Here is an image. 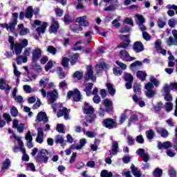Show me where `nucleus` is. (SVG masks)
<instances>
[{"label": "nucleus", "mask_w": 177, "mask_h": 177, "mask_svg": "<svg viewBox=\"0 0 177 177\" xmlns=\"http://www.w3.org/2000/svg\"><path fill=\"white\" fill-rule=\"evenodd\" d=\"M11 49L15 50L16 55H20L23 50V47L20 46L19 44H11Z\"/></svg>", "instance_id": "393cba45"}, {"label": "nucleus", "mask_w": 177, "mask_h": 177, "mask_svg": "<svg viewBox=\"0 0 177 177\" xmlns=\"http://www.w3.org/2000/svg\"><path fill=\"white\" fill-rule=\"evenodd\" d=\"M47 95L48 96V104H52L53 103H55V101L58 97L57 90H54L53 91H48L47 92Z\"/></svg>", "instance_id": "6e6552de"}, {"label": "nucleus", "mask_w": 177, "mask_h": 177, "mask_svg": "<svg viewBox=\"0 0 177 177\" xmlns=\"http://www.w3.org/2000/svg\"><path fill=\"white\" fill-rule=\"evenodd\" d=\"M88 1H91V0H77V4L76 6V9L77 10L84 9L85 4L88 3Z\"/></svg>", "instance_id": "cd10ccee"}, {"label": "nucleus", "mask_w": 177, "mask_h": 177, "mask_svg": "<svg viewBox=\"0 0 177 177\" xmlns=\"http://www.w3.org/2000/svg\"><path fill=\"white\" fill-rule=\"evenodd\" d=\"M18 44L20 45L22 48H26L28 45V40H27L26 39H24L21 40L20 44Z\"/></svg>", "instance_id": "680f3d73"}, {"label": "nucleus", "mask_w": 177, "mask_h": 177, "mask_svg": "<svg viewBox=\"0 0 177 177\" xmlns=\"http://www.w3.org/2000/svg\"><path fill=\"white\" fill-rule=\"evenodd\" d=\"M106 85L109 93L111 94L112 96H114V95H115V88H114V85H113V84L111 83H106Z\"/></svg>", "instance_id": "c756f323"}, {"label": "nucleus", "mask_w": 177, "mask_h": 177, "mask_svg": "<svg viewBox=\"0 0 177 177\" xmlns=\"http://www.w3.org/2000/svg\"><path fill=\"white\" fill-rule=\"evenodd\" d=\"M115 64L117 66L121 68L122 70H127V64L120 62V61H115Z\"/></svg>", "instance_id": "e2e57ef3"}, {"label": "nucleus", "mask_w": 177, "mask_h": 177, "mask_svg": "<svg viewBox=\"0 0 177 177\" xmlns=\"http://www.w3.org/2000/svg\"><path fill=\"white\" fill-rule=\"evenodd\" d=\"M147 139L151 140L154 138V131L149 129L146 132Z\"/></svg>", "instance_id": "6e6d98bb"}, {"label": "nucleus", "mask_w": 177, "mask_h": 177, "mask_svg": "<svg viewBox=\"0 0 177 177\" xmlns=\"http://www.w3.org/2000/svg\"><path fill=\"white\" fill-rule=\"evenodd\" d=\"M86 16L78 17L76 18V23H78L82 27H89V21Z\"/></svg>", "instance_id": "9d476101"}, {"label": "nucleus", "mask_w": 177, "mask_h": 177, "mask_svg": "<svg viewBox=\"0 0 177 177\" xmlns=\"http://www.w3.org/2000/svg\"><path fill=\"white\" fill-rule=\"evenodd\" d=\"M12 136L14 139H15V140L18 142V145L19 146L21 153H26V149L24 148V145H23V141L21 140V138L20 137H17L16 134L13 133Z\"/></svg>", "instance_id": "412c9836"}, {"label": "nucleus", "mask_w": 177, "mask_h": 177, "mask_svg": "<svg viewBox=\"0 0 177 177\" xmlns=\"http://www.w3.org/2000/svg\"><path fill=\"white\" fill-rule=\"evenodd\" d=\"M119 37L126 43L120 44L119 46H118V48H123L124 49H127V48H128L129 44L131 43V40H129V38H128L127 35H120Z\"/></svg>", "instance_id": "f8f14e48"}, {"label": "nucleus", "mask_w": 177, "mask_h": 177, "mask_svg": "<svg viewBox=\"0 0 177 177\" xmlns=\"http://www.w3.org/2000/svg\"><path fill=\"white\" fill-rule=\"evenodd\" d=\"M48 154V153L46 149H41L37 153V161H38V162H44V164H46L49 160Z\"/></svg>", "instance_id": "f03ea898"}, {"label": "nucleus", "mask_w": 177, "mask_h": 177, "mask_svg": "<svg viewBox=\"0 0 177 177\" xmlns=\"http://www.w3.org/2000/svg\"><path fill=\"white\" fill-rule=\"evenodd\" d=\"M138 121V115L133 114L129 118V127L131 126V124H133V122H136Z\"/></svg>", "instance_id": "603ef678"}, {"label": "nucleus", "mask_w": 177, "mask_h": 177, "mask_svg": "<svg viewBox=\"0 0 177 177\" xmlns=\"http://www.w3.org/2000/svg\"><path fill=\"white\" fill-rule=\"evenodd\" d=\"M84 111L85 114H93L95 109L89 104L85 102L84 106Z\"/></svg>", "instance_id": "5701e85b"}, {"label": "nucleus", "mask_w": 177, "mask_h": 177, "mask_svg": "<svg viewBox=\"0 0 177 177\" xmlns=\"http://www.w3.org/2000/svg\"><path fill=\"white\" fill-rule=\"evenodd\" d=\"M120 59L125 60L126 62H132V60H136V58L131 57L129 53L126 50H122L119 53Z\"/></svg>", "instance_id": "423d86ee"}, {"label": "nucleus", "mask_w": 177, "mask_h": 177, "mask_svg": "<svg viewBox=\"0 0 177 177\" xmlns=\"http://www.w3.org/2000/svg\"><path fill=\"white\" fill-rule=\"evenodd\" d=\"M55 143H59L60 145H63V143H64V138L61 135L56 136L55 138Z\"/></svg>", "instance_id": "a19ab883"}, {"label": "nucleus", "mask_w": 177, "mask_h": 177, "mask_svg": "<svg viewBox=\"0 0 177 177\" xmlns=\"http://www.w3.org/2000/svg\"><path fill=\"white\" fill-rule=\"evenodd\" d=\"M102 124L105 128L108 129H113L114 128H117V122L112 118H106L104 119L102 122Z\"/></svg>", "instance_id": "7ed1b4c3"}, {"label": "nucleus", "mask_w": 177, "mask_h": 177, "mask_svg": "<svg viewBox=\"0 0 177 177\" xmlns=\"http://www.w3.org/2000/svg\"><path fill=\"white\" fill-rule=\"evenodd\" d=\"M32 61L33 62H38V59H39V57H41V56L42 55V50H41V48H35L32 53Z\"/></svg>", "instance_id": "a211bd4d"}, {"label": "nucleus", "mask_w": 177, "mask_h": 177, "mask_svg": "<svg viewBox=\"0 0 177 177\" xmlns=\"http://www.w3.org/2000/svg\"><path fill=\"white\" fill-rule=\"evenodd\" d=\"M18 30L19 32V35H21V37L27 35V34L30 32V29L24 27V25L22 24L18 25Z\"/></svg>", "instance_id": "aec40b11"}, {"label": "nucleus", "mask_w": 177, "mask_h": 177, "mask_svg": "<svg viewBox=\"0 0 177 177\" xmlns=\"http://www.w3.org/2000/svg\"><path fill=\"white\" fill-rule=\"evenodd\" d=\"M136 75L138 78H139V80H141V81H144L147 74L146 73V71H139L137 72Z\"/></svg>", "instance_id": "f704fd0d"}, {"label": "nucleus", "mask_w": 177, "mask_h": 177, "mask_svg": "<svg viewBox=\"0 0 177 177\" xmlns=\"http://www.w3.org/2000/svg\"><path fill=\"white\" fill-rule=\"evenodd\" d=\"M13 68H14V74L16 77H19L21 75V72L17 70V66H16V63H12Z\"/></svg>", "instance_id": "5fc2aeb1"}, {"label": "nucleus", "mask_w": 177, "mask_h": 177, "mask_svg": "<svg viewBox=\"0 0 177 177\" xmlns=\"http://www.w3.org/2000/svg\"><path fill=\"white\" fill-rule=\"evenodd\" d=\"M113 74L115 75H117L118 77H120L121 74H122V71L118 67H115L113 68Z\"/></svg>", "instance_id": "052dcab7"}, {"label": "nucleus", "mask_w": 177, "mask_h": 177, "mask_svg": "<svg viewBox=\"0 0 177 177\" xmlns=\"http://www.w3.org/2000/svg\"><path fill=\"white\" fill-rule=\"evenodd\" d=\"M174 107V104L171 102H167L165 104V110L167 113L172 111V108Z\"/></svg>", "instance_id": "13d9d810"}, {"label": "nucleus", "mask_w": 177, "mask_h": 177, "mask_svg": "<svg viewBox=\"0 0 177 177\" xmlns=\"http://www.w3.org/2000/svg\"><path fill=\"white\" fill-rule=\"evenodd\" d=\"M57 131L59 133H64V126L62 124H58L57 125Z\"/></svg>", "instance_id": "bf43d9fd"}, {"label": "nucleus", "mask_w": 177, "mask_h": 177, "mask_svg": "<svg viewBox=\"0 0 177 177\" xmlns=\"http://www.w3.org/2000/svg\"><path fill=\"white\" fill-rule=\"evenodd\" d=\"M60 109L59 111H58L57 115L58 118H60V117H64L65 120H68V115L67 114V113H68V111L67 110V109L63 107V104H60Z\"/></svg>", "instance_id": "9b49d317"}, {"label": "nucleus", "mask_w": 177, "mask_h": 177, "mask_svg": "<svg viewBox=\"0 0 177 177\" xmlns=\"http://www.w3.org/2000/svg\"><path fill=\"white\" fill-rule=\"evenodd\" d=\"M118 153V142L117 141H113L112 142V149L111 151H109V156L111 158H113V156H117Z\"/></svg>", "instance_id": "f3484780"}, {"label": "nucleus", "mask_w": 177, "mask_h": 177, "mask_svg": "<svg viewBox=\"0 0 177 177\" xmlns=\"http://www.w3.org/2000/svg\"><path fill=\"white\" fill-rule=\"evenodd\" d=\"M84 85L85 86L84 91H86L87 96H91V90L93 88V84L85 82Z\"/></svg>", "instance_id": "c85d7f7f"}, {"label": "nucleus", "mask_w": 177, "mask_h": 177, "mask_svg": "<svg viewBox=\"0 0 177 177\" xmlns=\"http://www.w3.org/2000/svg\"><path fill=\"white\" fill-rule=\"evenodd\" d=\"M78 57H80V54L75 53L73 55V56L72 57V59L71 61V66H74V64L77 63V61L78 60Z\"/></svg>", "instance_id": "3c124183"}, {"label": "nucleus", "mask_w": 177, "mask_h": 177, "mask_svg": "<svg viewBox=\"0 0 177 177\" xmlns=\"http://www.w3.org/2000/svg\"><path fill=\"white\" fill-rule=\"evenodd\" d=\"M169 86H170V89L171 91H177V83L176 82L171 83Z\"/></svg>", "instance_id": "774afa93"}, {"label": "nucleus", "mask_w": 177, "mask_h": 177, "mask_svg": "<svg viewBox=\"0 0 177 177\" xmlns=\"http://www.w3.org/2000/svg\"><path fill=\"white\" fill-rule=\"evenodd\" d=\"M154 88V85H153V83L149 82L145 84V95L148 97H153L154 95H156V91L153 90Z\"/></svg>", "instance_id": "39448f33"}, {"label": "nucleus", "mask_w": 177, "mask_h": 177, "mask_svg": "<svg viewBox=\"0 0 177 177\" xmlns=\"http://www.w3.org/2000/svg\"><path fill=\"white\" fill-rule=\"evenodd\" d=\"M131 169L132 171L133 175L136 177H140L142 176V173H140V170H138V168L135 167V165H131Z\"/></svg>", "instance_id": "7c9ffc66"}, {"label": "nucleus", "mask_w": 177, "mask_h": 177, "mask_svg": "<svg viewBox=\"0 0 177 177\" xmlns=\"http://www.w3.org/2000/svg\"><path fill=\"white\" fill-rule=\"evenodd\" d=\"M60 26H59V22L57 21V19L53 18L52 19V23L49 28V33L50 34H56L57 32V30H59V28Z\"/></svg>", "instance_id": "0eeeda50"}, {"label": "nucleus", "mask_w": 177, "mask_h": 177, "mask_svg": "<svg viewBox=\"0 0 177 177\" xmlns=\"http://www.w3.org/2000/svg\"><path fill=\"white\" fill-rule=\"evenodd\" d=\"M168 24L169 27H171V28H174L175 26H176V21L175 20V19L172 18L169 20Z\"/></svg>", "instance_id": "69168bd1"}, {"label": "nucleus", "mask_w": 177, "mask_h": 177, "mask_svg": "<svg viewBox=\"0 0 177 177\" xmlns=\"http://www.w3.org/2000/svg\"><path fill=\"white\" fill-rule=\"evenodd\" d=\"M95 68L97 70V73H99V71H102V70H104V68H106V64H104V62H101L100 64H97L95 66Z\"/></svg>", "instance_id": "37998d69"}, {"label": "nucleus", "mask_w": 177, "mask_h": 177, "mask_svg": "<svg viewBox=\"0 0 177 177\" xmlns=\"http://www.w3.org/2000/svg\"><path fill=\"white\" fill-rule=\"evenodd\" d=\"M157 132L161 135L162 138H168V135H169L168 131L164 128H158Z\"/></svg>", "instance_id": "2f4dec72"}, {"label": "nucleus", "mask_w": 177, "mask_h": 177, "mask_svg": "<svg viewBox=\"0 0 177 177\" xmlns=\"http://www.w3.org/2000/svg\"><path fill=\"white\" fill-rule=\"evenodd\" d=\"M124 80L127 82H133V76L131 73H124Z\"/></svg>", "instance_id": "a18cd8bd"}, {"label": "nucleus", "mask_w": 177, "mask_h": 177, "mask_svg": "<svg viewBox=\"0 0 177 177\" xmlns=\"http://www.w3.org/2000/svg\"><path fill=\"white\" fill-rule=\"evenodd\" d=\"M167 44L169 46H171V45H177V39L172 38V37H169L167 41Z\"/></svg>", "instance_id": "58836bf2"}, {"label": "nucleus", "mask_w": 177, "mask_h": 177, "mask_svg": "<svg viewBox=\"0 0 177 177\" xmlns=\"http://www.w3.org/2000/svg\"><path fill=\"white\" fill-rule=\"evenodd\" d=\"M23 89H24V92H26V93H31L34 92V90H32L31 86L29 85H24Z\"/></svg>", "instance_id": "4d7b16f0"}, {"label": "nucleus", "mask_w": 177, "mask_h": 177, "mask_svg": "<svg viewBox=\"0 0 177 177\" xmlns=\"http://www.w3.org/2000/svg\"><path fill=\"white\" fill-rule=\"evenodd\" d=\"M37 121H39V122H48V117L46 116V113L44 112H39L37 115Z\"/></svg>", "instance_id": "4be33fe9"}, {"label": "nucleus", "mask_w": 177, "mask_h": 177, "mask_svg": "<svg viewBox=\"0 0 177 177\" xmlns=\"http://www.w3.org/2000/svg\"><path fill=\"white\" fill-rule=\"evenodd\" d=\"M67 96L68 99H71V97H73V100L75 102H80L82 97L81 93L77 88H75L74 91H68L67 93Z\"/></svg>", "instance_id": "20e7f679"}, {"label": "nucleus", "mask_w": 177, "mask_h": 177, "mask_svg": "<svg viewBox=\"0 0 177 177\" xmlns=\"http://www.w3.org/2000/svg\"><path fill=\"white\" fill-rule=\"evenodd\" d=\"M85 80L88 81V80H92L93 82H96V77L93 75V70L92 69V66H87V72L85 75Z\"/></svg>", "instance_id": "1a4fd4ad"}, {"label": "nucleus", "mask_w": 177, "mask_h": 177, "mask_svg": "<svg viewBox=\"0 0 177 177\" xmlns=\"http://www.w3.org/2000/svg\"><path fill=\"white\" fill-rule=\"evenodd\" d=\"M133 92L136 93V95H140L142 93V88L140 84L135 83L133 85Z\"/></svg>", "instance_id": "473e14b6"}, {"label": "nucleus", "mask_w": 177, "mask_h": 177, "mask_svg": "<svg viewBox=\"0 0 177 177\" xmlns=\"http://www.w3.org/2000/svg\"><path fill=\"white\" fill-rule=\"evenodd\" d=\"M135 17H137L138 19V21H137L138 26L139 24H143L145 23V17H143V15H137L135 16Z\"/></svg>", "instance_id": "8fccbe9b"}, {"label": "nucleus", "mask_w": 177, "mask_h": 177, "mask_svg": "<svg viewBox=\"0 0 177 177\" xmlns=\"http://www.w3.org/2000/svg\"><path fill=\"white\" fill-rule=\"evenodd\" d=\"M101 177H111L113 176V173L107 170H102L101 171Z\"/></svg>", "instance_id": "09e8293b"}, {"label": "nucleus", "mask_w": 177, "mask_h": 177, "mask_svg": "<svg viewBox=\"0 0 177 177\" xmlns=\"http://www.w3.org/2000/svg\"><path fill=\"white\" fill-rule=\"evenodd\" d=\"M32 16H33L32 7L29 6L26 9V12L25 14V17H26V19H31V18H32Z\"/></svg>", "instance_id": "e433bc0d"}, {"label": "nucleus", "mask_w": 177, "mask_h": 177, "mask_svg": "<svg viewBox=\"0 0 177 177\" xmlns=\"http://www.w3.org/2000/svg\"><path fill=\"white\" fill-rule=\"evenodd\" d=\"M64 23H66V24H68V23H73V21H74V19H73V18L71 17V16H70V15L66 14L64 15Z\"/></svg>", "instance_id": "c03bdc74"}, {"label": "nucleus", "mask_w": 177, "mask_h": 177, "mask_svg": "<svg viewBox=\"0 0 177 177\" xmlns=\"http://www.w3.org/2000/svg\"><path fill=\"white\" fill-rule=\"evenodd\" d=\"M70 30L74 34H80V32H81V31H82L84 28L80 24H73L70 26Z\"/></svg>", "instance_id": "2eb2a0df"}, {"label": "nucleus", "mask_w": 177, "mask_h": 177, "mask_svg": "<svg viewBox=\"0 0 177 177\" xmlns=\"http://www.w3.org/2000/svg\"><path fill=\"white\" fill-rule=\"evenodd\" d=\"M157 24L159 28H164L167 24V22H165V19H159L157 21Z\"/></svg>", "instance_id": "49530a36"}, {"label": "nucleus", "mask_w": 177, "mask_h": 177, "mask_svg": "<svg viewBox=\"0 0 177 177\" xmlns=\"http://www.w3.org/2000/svg\"><path fill=\"white\" fill-rule=\"evenodd\" d=\"M10 113L12 117H17V115H19V111L16 106H12L11 108Z\"/></svg>", "instance_id": "864d4df0"}, {"label": "nucleus", "mask_w": 177, "mask_h": 177, "mask_svg": "<svg viewBox=\"0 0 177 177\" xmlns=\"http://www.w3.org/2000/svg\"><path fill=\"white\" fill-rule=\"evenodd\" d=\"M169 175L171 177H176V171H175V169L172 167H170L169 169Z\"/></svg>", "instance_id": "338daca9"}, {"label": "nucleus", "mask_w": 177, "mask_h": 177, "mask_svg": "<svg viewBox=\"0 0 177 177\" xmlns=\"http://www.w3.org/2000/svg\"><path fill=\"white\" fill-rule=\"evenodd\" d=\"M37 143L42 145L44 143V129L42 128L37 129V136L35 139Z\"/></svg>", "instance_id": "dca6fc26"}, {"label": "nucleus", "mask_w": 177, "mask_h": 177, "mask_svg": "<svg viewBox=\"0 0 177 177\" xmlns=\"http://www.w3.org/2000/svg\"><path fill=\"white\" fill-rule=\"evenodd\" d=\"M133 49L136 53H139L140 52H143L145 50V48L143 47V44L140 41H136L134 43L133 46Z\"/></svg>", "instance_id": "6ab92c4d"}, {"label": "nucleus", "mask_w": 177, "mask_h": 177, "mask_svg": "<svg viewBox=\"0 0 177 177\" xmlns=\"http://www.w3.org/2000/svg\"><path fill=\"white\" fill-rule=\"evenodd\" d=\"M9 167H10V160L7 158L3 162L1 171H6V169H8Z\"/></svg>", "instance_id": "72a5a7b5"}, {"label": "nucleus", "mask_w": 177, "mask_h": 177, "mask_svg": "<svg viewBox=\"0 0 177 177\" xmlns=\"http://www.w3.org/2000/svg\"><path fill=\"white\" fill-rule=\"evenodd\" d=\"M133 100L136 104H138L140 107H145L146 106L145 101L142 100V98H139L136 94L133 95Z\"/></svg>", "instance_id": "b1692460"}, {"label": "nucleus", "mask_w": 177, "mask_h": 177, "mask_svg": "<svg viewBox=\"0 0 177 177\" xmlns=\"http://www.w3.org/2000/svg\"><path fill=\"white\" fill-rule=\"evenodd\" d=\"M46 51L48 52V53H51V55H56V52H57V50L56 49V48L50 46L47 47Z\"/></svg>", "instance_id": "de8ad7c7"}, {"label": "nucleus", "mask_w": 177, "mask_h": 177, "mask_svg": "<svg viewBox=\"0 0 177 177\" xmlns=\"http://www.w3.org/2000/svg\"><path fill=\"white\" fill-rule=\"evenodd\" d=\"M48 82H49V78L43 77L39 82V86H41V88H46Z\"/></svg>", "instance_id": "4c0bfd02"}, {"label": "nucleus", "mask_w": 177, "mask_h": 177, "mask_svg": "<svg viewBox=\"0 0 177 177\" xmlns=\"http://www.w3.org/2000/svg\"><path fill=\"white\" fill-rule=\"evenodd\" d=\"M120 21H121V16L118 17L116 19H115L112 21V25L114 27H121V24H120Z\"/></svg>", "instance_id": "ea45409f"}, {"label": "nucleus", "mask_w": 177, "mask_h": 177, "mask_svg": "<svg viewBox=\"0 0 177 177\" xmlns=\"http://www.w3.org/2000/svg\"><path fill=\"white\" fill-rule=\"evenodd\" d=\"M170 147H172V144L171 143V142H159L158 143V148L159 149H169Z\"/></svg>", "instance_id": "a878e982"}, {"label": "nucleus", "mask_w": 177, "mask_h": 177, "mask_svg": "<svg viewBox=\"0 0 177 177\" xmlns=\"http://www.w3.org/2000/svg\"><path fill=\"white\" fill-rule=\"evenodd\" d=\"M48 27V23L43 22L42 24L36 28V31L38 34H44Z\"/></svg>", "instance_id": "bb28decb"}, {"label": "nucleus", "mask_w": 177, "mask_h": 177, "mask_svg": "<svg viewBox=\"0 0 177 177\" xmlns=\"http://www.w3.org/2000/svg\"><path fill=\"white\" fill-rule=\"evenodd\" d=\"M120 5L118 4V0H113L111 5L104 8L105 12H111V10H115L118 9Z\"/></svg>", "instance_id": "ddd939ff"}, {"label": "nucleus", "mask_w": 177, "mask_h": 177, "mask_svg": "<svg viewBox=\"0 0 177 177\" xmlns=\"http://www.w3.org/2000/svg\"><path fill=\"white\" fill-rule=\"evenodd\" d=\"M96 120V115L91 114V115H88L86 117V121L87 122H93Z\"/></svg>", "instance_id": "0e129e2a"}, {"label": "nucleus", "mask_w": 177, "mask_h": 177, "mask_svg": "<svg viewBox=\"0 0 177 177\" xmlns=\"http://www.w3.org/2000/svg\"><path fill=\"white\" fill-rule=\"evenodd\" d=\"M103 104L104 105L106 110H111V106H113V102L109 99H105L103 101Z\"/></svg>", "instance_id": "c9c22d12"}, {"label": "nucleus", "mask_w": 177, "mask_h": 177, "mask_svg": "<svg viewBox=\"0 0 177 177\" xmlns=\"http://www.w3.org/2000/svg\"><path fill=\"white\" fill-rule=\"evenodd\" d=\"M136 153L138 156H141L142 160H144L145 162H147L149 161V153L145 151L144 149L140 148L136 151Z\"/></svg>", "instance_id": "4468645a"}, {"label": "nucleus", "mask_w": 177, "mask_h": 177, "mask_svg": "<svg viewBox=\"0 0 177 177\" xmlns=\"http://www.w3.org/2000/svg\"><path fill=\"white\" fill-rule=\"evenodd\" d=\"M153 174L154 177H161L162 176V169L158 167L155 169Z\"/></svg>", "instance_id": "79ce46f5"}, {"label": "nucleus", "mask_w": 177, "mask_h": 177, "mask_svg": "<svg viewBox=\"0 0 177 177\" xmlns=\"http://www.w3.org/2000/svg\"><path fill=\"white\" fill-rule=\"evenodd\" d=\"M17 17H19V13H12V19L8 24V31L15 33L16 31V26L17 25Z\"/></svg>", "instance_id": "f257e3e1"}]
</instances>
